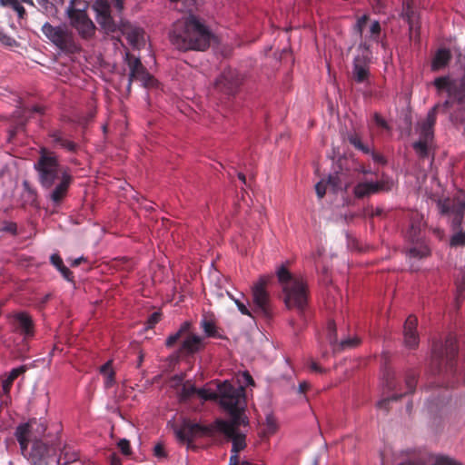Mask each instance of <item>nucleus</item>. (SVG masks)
I'll use <instances>...</instances> for the list:
<instances>
[{
	"instance_id": "obj_30",
	"label": "nucleus",
	"mask_w": 465,
	"mask_h": 465,
	"mask_svg": "<svg viewBox=\"0 0 465 465\" xmlns=\"http://www.w3.org/2000/svg\"><path fill=\"white\" fill-rule=\"evenodd\" d=\"M349 181H341V173H330L327 178V184L330 185L333 192L346 191L349 186Z\"/></svg>"
},
{
	"instance_id": "obj_59",
	"label": "nucleus",
	"mask_w": 465,
	"mask_h": 465,
	"mask_svg": "<svg viewBox=\"0 0 465 465\" xmlns=\"http://www.w3.org/2000/svg\"><path fill=\"white\" fill-rule=\"evenodd\" d=\"M439 104L440 105L439 110H442L443 112H446L452 105V102L450 100H446L442 104Z\"/></svg>"
},
{
	"instance_id": "obj_45",
	"label": "nucleus",
	"mask_w": 465,
	"mask_h": 465,
	"mask_svg": "<svg viewBox=\"0 0 465 465\" xmlns=\"http://www.w3.org/2000/svg\"><path fill=\"white\" fill-rule=\"evenodd\" d=\"M373 122L381 128L390 130L391 127L387 121L378 113L373 114Z\"/></svg>"
},
{
	"instance_id": "obj_14",
	"label": "nucleus",
	"mask_w": 465,
	"mask_h": 465,
	"mask_svg": "<svg viewBox=\"0 0 465 465\" xmlns=\"http://www.w3.org/2000/svg\"><path fill=\"white\" fill-rule=\"evenodd\" d=\"M384 460V458H382ZM381 465H384L382 460ZM398 465H462L457 460L443 454L439 455H422L412 460L400 462Z\"/></svg>"
},
{
	"instance_id": "obj_44",
	"label": "nucleus",
	"mask_w": 465,
	"mask_h": 465,
	"mask_svg": "<svg viewBox=\"0 0 465 465\" xmlns=\"http://www.w3.org/2000/svg\"><path fill=\"white\" fill-rule=\"evenodd\" d=\"M203 322V328L207 334V336L210 337H216V330L214 326V322Z\"/></svg>"
},
{
	"instance_id": "obj_4",
	"label": "nucleus",
	"mask_w": 465,
	"mask_h": 465,
	"mask_svg": "<svg viewBox=\"0 0 465 465\" xmlns=\"http://www.w3.org/2000/svg\"><path fill=\"white\" fill-rule=\"evenodd\" d=\"M34 169L37 173L38 183L42 188L46 190L53 188L49 194L50 200L59 204L67 195L73 182L68 170L61 165L57 155L45 147L40 148Z\"/></svg>"
},
{
	"instance_id": "obj_49",
	"label": "nucleus",
	"mask_w": 465,
	"mask_h": 465,
	"mask_svg": "<svg viewBox=\"0 0 465 465\" xmlns=\"http://www.w3.org/2000/svg\"><path fill=\"white\" fill-rule=\"evenodd\" d=\"M326 185L327 182L325 183L323 180L318 182L315 185L316 194L320 199H322L326 193Z\"/></svg>"
},
{
	"instance_id": "obj_60",
	"label": "nucleus",
	"mask_w": 465,
	"mask_h": 465,
	"mask_svg": "<svg viewBox=\"0 0 465 465\" xmlns=\"http://www.w3.org/2000/svg\"><path fill=\"white\" fill-rule=\"evenodd\" d=\"M83 262H86V259L84 256L72 260L70 264L73 267H76L79 266Z\"/></svg>"
},
{
	"instance_id": "obj_50",
	"label": "nucleus",
	"mask_w": 465,
	"mask_h": 465,
	"mask_svg": "<svg viewBox=\"0 0 465 465\" xmlns=\"http://www.w3.org/2000/svg\"><path fill=\"white\" fill-rule=\"evenodd\" d=\"M349 143L353 145L357 150L363 144L361 138L356 134H350L347 137Z\"/></svg>"
},
{
	"instance_id": "obj_38",
	"label": "nucleus",
	"mask_w": 465,
	"mask_h": 465,
	"mask_svg": "<svg viewBox=\"0 0 465 465\" xmlns=\"http://www.w3.org/2000/svg\"><path fill=\"white\" fill-rule=\"evenodd\" d=\"M227 294L235 302V304H236L238 310L242 312V314L254 318L253 312L251 310V306L249 304L247 306L243 302H242L238 299H234L228 292H227Z\"/></svg>"
},
{
	"instance_id": "obj_1",
	"label": "nucleus",
	"mask_w": 465,
	"mask_h": 465,
	"mask_svg": "<svg viewBox=\"0 0 465 465\" xmlns=\"http://www.w3.org/2000/svg\"><path fill=\"white\" fill-rule=\"evenodd\" d=\"M459 347L454 335L449 334L444 341H435L431 349L430 373L434 378L430 387L453 386L465 382V366H458Z\"/></svg>"
},
{
	"instance_id": "obj_52",
	"label": "nucleus",
	"mask_w": 465,
	"mask_h": 465,
	"mask_svg": "<svg viewBox=\"0 0 465 465\" xmlns=\"http://www.w3.org/2000/svg\"><path fill=\"white\" fill-rule=\"evenodd\" d=\"M13 382H14V381L10 380V378H8V377H6V379H5L3 381L2 389H3L4 393L8 394L10 392Z\"/></svg>"
},
{
	"instance_id": "obj_53",
	"label": "nucleus",
	"mask_w": 465,
	"mask_h": 465,
	"mask_svg": "<svg viewBox=\"0 0 465 465\" xmlns=\"http://www.w3.org/2000/svg\"><path fill=\"white\" fill-rule=\"evenodd\" d=\"M61 455L64 456V460H65L64 463L65 464L75 461L77 460V454L74 452H73L72 454H69L68 451L64 450Z\"/></svg>"
},
{
	"instance_id": "obj_18",
	"label": "nucleus",
	"mask_w": 465,
	"mask_h": 465,
	"mask_svg": "<svg viewBox=\"0 0 465 465\" xmlns=\"http://www.w3.org/2000/svg\"><path fill=\"white\" fill-rule=\"evenodd\" d=\"M327 339L331 345L337 344L341 350L354 348L360 343V340L356 337L341 339L338 343L337 326L335 322H328L326 326Z\"/></svg>"
},
{
	"instance_id": "obj_58",
	"label": "nucleus",
	"mask_w": 465,
	"mask_h": 465,
	"mask_svg": "<svg viewBox=\"0 0 465 465\" xmlns=\"http://www.w3.org/2000/svg\"><path fill=\"white\" fill-rule=\"evenodd\" d=\"M356 171L361 173H363V174H372L374 173L371 169L370 168H366L364 167L363 165L360 164L357 168H356Z\"/></svg>"
},
{
	"instance_id": "obj_37",
	"label": "nucleus",
	"mask_w": 465,
	"mask_h": 465,
	"mask_svg": "<svg viewBox=\"0 0 465 465\" xmlns=\"http://www.w3.org/2000/svg\"><path fill=\"white\" fill-rule=\"evenodd\" d=\"M30 433V425L28 423H24L19 425L15 430V438L18 443H22L23 440L28 439Z\"/></svg>"
},
{
	"instance_id": "obj_55",
	"label": "nucleus",
	"mask_w": 465,
	"mask_h": 465,
	"mask_svg": "<svg viewBox=\"0 0 465 465\" xmlns=\"http://www.w3.org/2000/svg\"><path fill=\"white\" fill-rule=\"evenodd\" d=\"M109 461H110V465H122L121 459L115 452H113L110 454Z\"/></svg>"
},
{
	"instance_id": "obj_51",
	"label": "nucleus",
	"mask_w": 465,
	"mask_h": 465,
	"mask_svg": "<svg viewBox=\"0 0 465 465\" xmlns=\"http://www.w3.org/2000/svg\"><path fill=\"white\" fill-rule=\"evenodd\" d=\"M358 50L361 51V54H369L371 58V45L367 42L361 41L358 45Z\"/></svg>"
},
{
	"instance_id": "obj_19",
	"label": "nucleus",
	"mask_w": 465,
	"mask_h": 465,
	"mask_svg": "<svg viewBox=\"0 0 465 465\" xmlns=\"http://www.w3.org/2000/svg\"><path fill=\"white\" fill-rule=\"evenodd\" d=\"M440 104H435L427 114V116L421 124H419L420 137L425 140H432L434 137L433 127L436 124V115L440 109Z\"/></svg>"
},
{
	"instance_id": "obj_15",
	"label": "nucleus",
	"mask_w": 465,
	"mask_h": 465,
	"mask_svg": "<svg viewBox=\"0 0 465 465\" xmlns=\"http://www.w3.org/2000/svg\"><path fill=\"white\" fill-rule=\"evenodd\" d=\"M369 54H361L354 57L352 63L351 77L358 84H368L371 75Z\"/></svg>"
},
{
	"instance_id": "obj_10",
	"label": "nucleus",
	"mask_w": 465,
	"mask_h": 465,
	"mask_svg": "<svg viewBox=\"0 0 465 465\" xmlns=\"http://www.w3.org/2000/svg\"><path fill=\"white\" fill-rule=\"evenodd\" d=\"M124 63L129 68V75L126 85V91L128 94L131 93L134 81H140L144 87H150L154 84V78L147 72L139 57H136L130 52H126L124 56Z\"/></svg>"
},
{
	"instance_id": "obj_27",
	"label": "nucleus",
	"mask_w": 465,
	"mask_h": 465,
	"mask_svg": "<svg viewBox=\"0 0 465 465\" xmlns=\"http://www.w3.org/2000/svg\"><path fill=\"white\" fill-rule=\"evenodd\" d=\"M450 394L447 390H440L437 395L433 394L427 400V408L430 412L436 411L440 405H443L449 399Z\"/></svg>"
},
{
	"instance_id": "obj_32",
	"label": "nucleus",
	"mask_w": 465,
	"mask_h": 465,
	"mask_svg": "<svg viewBox=\"0 0 465 465\" xmlns=\"http://www.w3.org/2000/svg\"><path fill=\"white\" fill-rule=\"evenodd\" d=\"M100 372L104 376V387L111 388L115 383V372L113 370L112 361H108L102 365Z\"/></svg>"
},
{
	"instance_id": "obj_35",
	"label": "nucleus",
	"mask_w": 465,
	"mask_h": 465,
	"mask_svg": "<svg viewBox=\"0 0 465 465\" xmlns=\"http://www.w3.org/2000/svg\"><path fill=\"white\" fill-rule=\"evenodd\" d=\"M0 5L2 6H9L14 9L20 19L25 18L26 15V12L25 7L20 4L18 0H0Z\"/></svg>"
},
{
	"instance_id": "obj_25",
	"label": "nucleus",
	"mask_w": 465,
	"mask_h": 465,
	"mask_svg": "<svg viewBox=\"0 0 465 465\" xmlns=\"http://www.w3.org/2000/svg\"><path fill=\"white\" fill-rule=\"evenodd\" d=\"M49 137L52 138L53 143L60 145L70 153H76L79 145L73 141H70L64 137V134L61 130L54 129L48 134Z\"/></svg>"
},
{
	"instance_id": "obj_3",
	"label": "nucleus",
	"mask_w": 465,
	"mask_h": 465,
	"mask_svg": "<svg viewBox=\"0 0 465 465\" xmlns=\"http://www.w3.org/2000/svg\"><path fill=\"white\" fill-rule=\"evenodd\" d=\"M196 0H176V11L182 14L176 15V28H183L182 33L176 34V48L206 50L213 38L210 29L193 14Z\"/></svg>"
},
{
	"instance_id": "obj_24",
	"label": "nucleus",
	"mask_w": 465,
	"mask_h": 465,
	"mask_svg": "<svg viewBox=\"0 0 465 465\" xmlns=\"http://www.w3.org/2000/svg\"><path fill=\"white\" fill-rule=\"evenodd\" d=\"M49 452L48 446L42 440H35L32 444L29 457L36 465H42Z\"/></svg>"
},
{
	"instance_id": "obj_11",
	"label": "nucleus",
	"mask_w": 465,
	"mask_h": 465,
	"mask_svg": "<svg viewBox=\"0 0 465 465\" xmlns=\"http://www.w3.org/2000/svg\"><path fill=\"white\" fill-rule=\"evenodd\" d=\"M67 15L70 25L74 28L83 39H90L94 35L95 25L88 17L84 10L75 8V5H72L67 8Z\"/></svg>"
},
{
	"instance_id": "obj_57",
	"label": "nucleus",
	"mask_w": 465,
	"mask_h": 465,
	"mask_svg": "<svg viewBox=\"0 0 465 465\" xmlns=\"http://www.w3.org/2000/svg\"><path fill=\"white\" fill-rule=\"evenodd\" d=\"M15 320H21V321H24V320H32V317L30 314H28L26 312H21L19 313L16 314Z\"/></svg>"
},
{
	"instance_id": "obj_8",
	"label": "nucleus",
	"mask_w": 465,
	"mask_h": 465,
	"mask_svg": "<svg viewBox=\"0 0 465 465\" xmlns=\"http://www.w3.org/2000/svg\"><path fill=\"white\" fill-rule=\"evenodd\" d=\"M272 279L271 275H262L252 286V301L248 302L254 317L272 320L276 316V308L272 298L267 290V285Z\"/></svg>"
},
{
	"instance_id": "obj_20",
	"label": "nucleus",
	"mask_w": 465,
	"mask_h": 465,
	"mask_svg": "<svg viewBox=\"0 0 465 465\" xmlns=\"http://www.w3.org/2000/svg\"><path fill=\"white\" fill-rule=\"evenodd\" d=\"M203 429L196 423L184 422L181 429H176V440L183 442H191L194 438L202 435Z\"/></svg>"
},
{
	"instance_id": "obj_63",
	"label": "nucleus",
	"mask_w": 465,
	"mask_h": 465,
	"mask_svg": "<svg viewBox=\"0 0 465 465\" xmlns=\"http://www.w3.org/2000/svg\"><path fill=\"white\" fill-rule=\"evenodd\" d=\"M229 465H239V458L237 453H233L231 456Z\"/></svg>"
},
{
	"instance_id": "obj_16",
	"label": "nucleus",
	"mask_w": 465,
	"mask_h": 465,
	"mask_svg": "<svg viewBox=\"0 0 465 465\" xmlns=\"http://www.w3.org/2000/svg\"><path fill=\"white\" fill-rule=\"evenodd\" d=\"M215 427L218 431L223 433L228 440H232V451L233 453H238L245 448V435L239 430H234L232 424H228L226 420H220L215 422Z\"/></svg>"
},
{
	"instance_id": "obj_56",
	"label": "nucleus",
	"mask_w": 465,
	"mask_h": 465,
	"mask_svg": "<svg viewBox=\"0 0 465 465\" xmlns=\"http://www.w3.org/2000/svg\"><path fill=\"white\" fill-rule=\"evenodd\" d=\"M187 293V292L183 291V293L179 295V300L176 301V305H178L180 302H186L187 300L193 301V298L188 296Z\"/></svg>"
},
{
	"instance_id": "obj_23",
	"label": "nucleus",
	"mask_w": 465,
	"mask_h": 465,
	"mask_svg": "<svg viewBox=\"0 0 465 465\" xmlns=\"http://www.w3.org/2000/svg\"><path fill=\"white\" fill-rule=\"evenodd\" d=\"M403 336L405 346L414 349L419 344V333L417 331V322H404Z\"/></svg>"
},
{
	"instance_id": "obj_61",
	"label": "nucleus",
	"mask_w": 465,
	"mask_h": 465,
	"mask_svg": "<svg viewBox=\"0 0 465 465\" xmlns=\"http://www.w3.org/2000/svg\"><path fill=\"white\" fill-rule=\"evenodd\" d=\"M309 366H310V368H311L312 371H316V372H322V371H323L322 368H321V367H320V366H319L315 361H310V365H309Z\"/></svg>"
},
{
	"instance_id": "obj_42",
	"label": "nucleus",
	"mask_w": 465,
	"mask_h": 465,
	"mask_svg": "<svg viewBox=\"0 0 465 465\" xmlns=\"http://www.w3.org/2000/svg\"><path fill=\"white\" fill-rule=\"evenodd\" d=\"M0 231L7 232H10V233L15 235L17 233V225L15 223L5 221L0 225Z\"/></svg>"
},
{
	"instance_id": "obj_41",
	"label": "nucleus",
	"mask_w": 465,
	"mask_h": 465,
	"mask_svg": "<svg viewBox=\"0 0 465 465\" xmlns=\"http://www.w3.org/2000/svg\"><path fill=\"white\" fill-rule=\"evenodd\" d=\"M368 21L369 15H363L357 19V22L354 25L353 29L359 35L360 37H362L363 28Z\"/></svg>"
},
{
	"instance_id": "obj_7",
	"label": "nucleus",
	"mask_w": 465,
	"mask_h": 465,
	"mask_svg": "<svg viewBox=\"0 0 465 465\" xmlns=\"http://www.w3.org/2000/svg\"><path fill=\"white\" fill-rule=\"evenodd\" d=\"M440 213L449 218L452 234L449 241L451 248L465 246V197L445 198L437 202Z\"/></svg>"
},
{
	"instance_id": "obj_5",
	"label": "nucleus",
	"mask_w": 465,
	"mask_h": 465,
	"mask_svg": "<svg viewBox=\"0 0 465 465\" xmlns=\"http://www.w3.org/2000/svg\"><path fill=\"white\" fill-rule=\"evenodd\" d=\"M93 8L98 25L106 34L120 31L133 47L139 49L143 45V30L122 18L123 0H95Z\"/></svg>"
},
{
	"instance_id": "obj_17",
	"label": "nucleus",
	"mask_w": 465,
	"mask_h": 465,
	"mask_svg": "<svg viewBox=\"0 0 465 465\" xmlns=\"http://www.w3.org/2000/svg\"><path fill=\"white\" fill-rule=\"evenodd\" d=\"M411 246L406 247L404 250L407 261L410 264L411 271H418L420 266L417 262L430 255V249L425 242L410 243Z\"/></svg>"
},
{
	"instance_id": "obj_6",
	"label": "nucleus",
	"mask_w": 465,
	"mask_h": 465,
	"mask_svg": "<svg viewBox=\"0 0 465 465\" xmlns=\"http://www.w3.org/2000/svg\"><path fill=\"white\" fill-rule=\"evenodd\" d=\"M275 276L282 289V300L287 310L305 316L310 305V290L307 280L292 273L286 264L275 268Z\"/></svg>"
},
{
	"instance_id": "obj_47",
	"label": "nucleus",
	"mask_w": 465,
	"mask_h": 465,
	"mask_svg": "<svg viewBox=\"0 0 465 465\" xmlns=\"http://www.w3.org/2000/svg\"><path fill=\"white\" fill-rule=\"evenodd\" d=\"M118 448L120 449L121 452L128 456L131 454V445L130 441L128 440L123 439L118 442Z\"/></svg>"
},
{
	"instance_id": "obj_48",
	"label": "nucleus",
	"mask_w": 465,
	"mask_h": 465,
	"mask_svg": "<svg viewBox=\"0 0 465 465\" xmlns=\"http://www.w3.org/2000/svg\"><path fill=\"white\" fill-rule=\"evenodd\" d=\"M372 161L380 165H386L387 159L380 153L375 152L374 150L371 153Z\"/></svg>"
},
{
	"instance_id": "obj_54",
	"label": "nucleus",
	"mask_w": 465,
	"mask_h": 465,
	"mask_svg": "<svg viewBox=\"0 0 465 465\" xmlns=\"http://www.w3.org/2000/svg\"><path fill=\"white\" fill-rule=\"evenodd\" d=\"M333 173H341V181H348L347 173H346V172H344V170L342 168V160H339L338 170H334Z\"/></svg>"
},
{
	"instance_id": "obj_43",
	"label": "nucleus",
	"mask_w": 465,
	"mask_h": 465,
	"mask_svg": "<svg viewBox=\"0 0 465 465\" xmlns=\"http://www.w3.org/2000/svg\"><path fill=\"white\" fill-rule=\"evenodd\" d=\"M0 42L3 45L10 47L17 45V42L15 41V39L4 33L2 30H0Z\"/></svg>"
},
{
	"instance_id": "obj_33",
	"label": "nucleus",
	"mask_w": 465,
	"mask_h": 465,
	"mask_svg": "<svg viewBox=\"0 0 465 465\" xmlns=\"http://www.w3.org/2000/svg\"><path fill=\"white\" fill-rule=\"evenodd\" d=\"M431 140H425L420 137L419 141H416L412 143V148L416 152L418 157L421 160H424L429 157L430 150L428 147V143Z\"/></svg>"
},
{
	"instance_id": "obj_12",
	"label": "nucleus",
	"mask_w": 465,
	"mask_h": 465,
	"mask_svg": "<svg viewBox=\"0 0 465 465\" xmlns=\"http://www.w3.org/2000/svg\"><path fill=\"white\" fill-rule=\"evenodd\" d=\"M393 379V375L388 372L386 378V386L390 391H395V392L391 396L384 398L377 402V407L381 410L387 411L390 401H397L402 396L413 392L415 390L417 383V374L414 371H410L405 375L404 384L406 387V391L404 392L400 391H401V388L399 390L396 388Z\"/></svg>"
},
{
	"instance_id": "obj_28",
	"label": "nucleus",
	"mask_w": 465,
	"mask_h": 465,
	"mask_svg": "<svg viewBox=\"0 0 465 465\" xmlns=\"http://www.w3.org/2000/svg\"><path fill=\"white\" fill-rule=\"evenodd\" d=\"M405 238L409 243H417L424 242L421 236V229L420 223L412 222L410 224L405 233Z\"/></svg>"
},
{
	"instance_id": "obj_64",
	"label": "nucleus",
	"mask_w": 465,
	"mask_h": 465,
	"mask_svg": "<svg viewBox=\"0 0 465 465\" xmlns=\"http://www.w3.org/2000/svg\"><path fill=\"white\" fill-rule=\"evenodd\" d=\"M308 388L309 384L306 381H302L299 384L298 391L300 393H304Z\"/></svg>"
},
{
	"instance_id": "obj_62",
	"label": "nucleus",
	"mask_w": 465,
	"mask_h": 465,
	"mask_svg": "<svg viewBox=\"0 0 465 465\" xmlns=\"http://www.w3.org/2000/svg\"><path fill=\"white\" fill-rule=\"evenodd\" d=\"M143 357H144V354L143 353V351L141 350L138 351V355H137V361H136V368H140L143 361Z\"/></svg>"
},
{
	"instance_id": "obj_34",
	"label": "nucleus",
	"mask_w": 465,
	"mask_h": 465,
	"mask_svg": "<svg viewBox=\"0 0 465 465\" xmlns=\"http://www.w3.org/2000/svg\"><path fill=\"white\" fill-rule=\"evenodd\" d=\"M450 121L456 127L465 126V104H458V107L450 114Z\"/></svg>"
},
{
	"instance_id": "obj_21",
	"label": "nucleus",
	"mask_w": 465,
	"mask_h": 465,
	"mask_svg": "<svg viewBox=\"0 0 465 465\" xmlns=\"http://www.w3.org/2000/svg\"><path fill=\"white\" fill-rule=\"evenodd\" d=\"M384 185L381 182L365 181L358 183L353 188V194L358 199L370 196L382 191Z\"/></svg>"
},
{
	"instance_id": "obj_36",
	"label": "nucleus",
	"mask_w": 465,
	"mask_h": 465,
	"mask_svg": "<svg viewBox=\"0 0 465 465\" xmlns=\"http://www.w3.org/2000/svg\"><path fill=\"white\" fill-rule=\"evenodd\" d=\"M153 454L158 460V461L166 460L168 453L165 444L163 441L157 442L153 449Z\"/></svg>"
},
{
	"instance_id": "obj_39",
	"label": "nucleus",
	"mask_w": 465,
	"mask_h": 465,
	"mask_svg": "<svg viewBox=\"0 0 465 465\" xmlns=\"http://www.w3.org/2000/svg\"><path fill=\"white\" fill-rule=\"evenodd\" d=\"M434 86L439 90H446L449 93V88L453 85V83L450 82L448 76L437 77L433 82Z\"/></svg>"
},
{
	"instance_id": "obj_26",
	"label": "nucleus",
	"mask_w": 465,
	"mask_h": 465,
	"mask_svg": "<svg viewBox=\"0 0 465 465\" xmlns=\"http://www.w3.org/2000/svg\"><path fill=\"white\" fill-rule=\"evenodd\" d=\"M203 347V341L202 337L190 334L182 342L181 352L184 354H193L197 352Z\"/></svg>"
},
{
	"instance_id": "obj_31",
	"label": "nucleus",
	"mask_w": 465,
	"mask_h": 465,
	"mask_svg": "<svg viewBox=\"0 0 465 465\" xmlns=\"http://www.w3.org/2000/svg\"><path fill=\"white\" fill-rule=\"evenodd\" d=\"M50 259L52 264L62 273L63 277L66 281H74L73 272L66 266H64L62 258L58 254H53Z\"/></svg>"
},
{
	"instance_id": "obj_9",
	"label": "nucleus",
	"mask_w": 465,
	"mask_h": 465,
	"mask_svg": "<svg viewBox=\"0 0 465 465\" xmlns=\"http://www.w3.org/2000/svg\"><path fill=\"white\" fill-rule=\"evenodd\" d=\"M42 33L63 53L75 54L80 50L73 33L65 25L54 26L46 22L42 26Z\"/></svg>"
},
{
	"instance_id": "obj_40",
	"label": "nucleus",
	"mask_w": 465,
	"mask_h": 465,
	"mask_svg": "<svg viewBox=\"0 0 465 465\" xmlns=\"http://www.w3.org/2000/svg\"><path fill=\"white\" fill-rule=\"evenodd\" d=\"M381 27L380 25V22L377 20H374L371 26H370V39L375 42L379 41L380 35H381Z\"/></svg>"
},
{
	"instance_id": "obj_13",
	"label": "nucleus",
	"mask_w": 465,
	"mask_h": 465,
	"mask_svg": "<svg viewBox=\"0 0 465 465\" xmlns=\"http://www.w3.org/2000/svg\"><path fill=\"white\" fill-rule=\"evenodd\" d=\"M242 84L239 73L232 68L224 69L216 78L214 86L227 95H234Z\"/></svg>"
},
{
	"instance_id": "obj_2",
	"label": "nucleus",
	"mask_w": 465,
	"mask_h": 465,
	"mask_svg": "<svg viewBox=\"0 0 465 465\" xmlns=\"http://www.w3.org/2000/svg\"><path fill=\"white\" fill-rule=\"evenodd\" d=\"M206 400H219L223 408L232 415V420L226 421L233 426L234 430H239V426L246 423V418L242 415L245 408V390L242 386H233L227 381L217 386L216 391H210L205 389L197 390L192 384H183L180 398L186 401L193 396Z\"/></svg>"
},
{
	"instance_id": "obj_29",
	"label": "nucleus",
	"mask_w": 465,
	"mask_h": 465,
	"mask_svg": "<svg viewBox=\"0 0 465 465\" xmlns=\"http://www.w3.org/2000/svg\"><path fill=\"white\" fill-rule=\"evenodd\" d=\"M15 325L14 331L16 334L23 337V340H27L34 336V322H15Z\"/></svg>"
},
{
	"instance_id": "obj_46",
	"label": "nucleus",
	"mask_w": 465,
	"mask_h": 465,
	"mask_svg": "<svg viewBox=\"0 0 465 465\" xmlns=\"http://www.w3.org/2000/svg\"><path fill=\"white\" fill-rule=\"evenodd\" d=\"M26 370H27V368L25 365H22L17 368H14L11 370V371L9 372L7 377L10 378V380L15 381V380L21 374H24L26 371Z\"/></svg>"
},
{
	"instance_id": "obj_22",
	"label": "nucleus",
	"mask_w": 465,
	"mask_h": 465,
	"mask_svg": "<svg viewBox=\"0 0 465 465\" xmlns=\"http://www.w3.org/2000/svg\"><path fill=\"white\" fill-rule=\"evenodd\" d=\"M452 54L450 49L446 47L439 48L431 61V71L438 72L445 67H447L451 61Z\"/></svg>"
}]
</instances>
